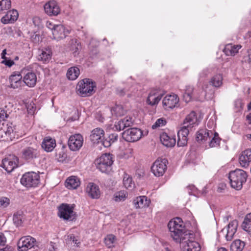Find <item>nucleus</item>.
Wrapping results in <instances>:
<instances>
[{
  "mask_svg": "<svg viewBox=\"0 0 251 251\" xmlns=\"http://www.w3.org/2000/svg\"><path fill=\"white\" fill-rule=\"evenodd\" d=\"M166 121L164 118H160L157 119L155 123L152 126V128L155 129L157 127L162 126L165 125Z\"/></svg>",
  "mask_w": 251,
  "mask_h": 251,
  "instance_id": "09e8293b",
  "label": "nucleus"
},
{
  "mask_svg": "<svg viewBox=\"0 0 251 251\" xmlns=\"http://www.w3.org/2000/svg\"><path fill=\"white\" fill-rule=\"evenodd\" d=\"M109 140L105 139L102 143V145L107 148L111 146V144L116 142L118 139V135L116 133H111L109 135Z\"/></svg>",
  "mask_w": 251,
  "mask_h": 251,
  "instance_id": "ea45409f",
  "label": "nucleus"
},
{
  "mask_svg": "<svg viewBox=\"0 0 251 251\" xmlns=\"http://www.w3.org/2000/svg\"><path fill=\"white\" fill-rule=\"evenodd\" d=\"M241 47V45H233L232 44H227L225 46L224 52L227 56H234L238 52Z\"/></svg>",
  "mask_w": 251,
  "mask_h": 251,
  "instance_id": "473e14b6",
  "label": "nucleus"
},
{
  "mask_svg": "<svg viewBox=\"0 0 251 251\" xmlns=\"http://www.w3.org/2000/svg\"><path fill=\"white\" fill-rule=\"evenodd\" d=\"M192 98V95L186 93H184L183 94V99L186 102H188L190 101Z\"/></svg>",
  "mask_w": 251,
  "mask_h": 251,
  "instance_id": "4d7b16f0",
  "label": "nucleus"
},
{
  "mask_svg": "<svg viewBox=\"0 0 251 251\" xmlns=\"http://www.w3.org/2000/svg\"><path fill=\"white\" fill-rule=\"evenodd\" d=\"M86 191L88 196L92 199H99L100 195V191L98 185L94 183H89L87 186Z\"/></svg>",
  "mask_w": 251,
  "mask_h": 251,
  "instance_id": "b1692460",
  "label": "nucleus"
},
{
  "mask_svg": "<svg viewBox=\"0 0 251 251\" xmlns=\"http://www.w3.org/2000/svg\"><path fill=\"white\" fill-rule=\"evenodd\" d=\"M65 242L67 245L69 246L72 247H79L80 244V242L78 239V237L77 236H75V235L71 234L67 235L65 237Z\"/></svg>",
  "mask_w": 251,
  "mask_h": 251,
  "instance_id": "72a5a7b5",
  "label": "nucleus"
},
{
  "mask_svg": "<svg viewBox=\"0 0 251 251\" xmlns=\"http://www.w3.org/2000/svg\"><path fill=\"white\" fill-rule=\"evenodd\" d=\"M142 132L138 128H130L122 133V137L126 141L134 142L139 140L141 137Z\"/></svg>",
  "mask_w": 251,
  "mask_h": 251,
  "instance_id": "9d476101",
  "label": "nucleus"
},
{
  "mask_svg": "<svg viewBox=\"0 0 251 251\" xmlns=\"http://www.w3.org/2000/svg\"><path fill=\"white\" fill-rule=\"evenodd\" d=\"M96 83L92 79L84 78L79 81L77 85V89L82 97H88L92 95L95 92Z\"/></svg>",
  "mask_w": 251,
  "mask_h": 251,
  "instance_id": "20e7f679",
  "label": "nucleus"
},
{
  "mask_svg": "<svg viewBox=\"0 0 251 251\" xmlns=\"http://www.w3.org/2000/svg\"><path fill=\"white\" fill-rule=\"evenodd\" d=\"M115 240V237L113 235H108L105 238V244L108 248H111L113 246Z\"/></svg>",
  "mask_w": 251,
  "mask_h": 251,
  "instance_id": "a18cd8bd",
  "label": "nucleus"
},
{
  "mask_svg": "<svg viewBox=\"0 0 251 251\" xmlns=\"http://www.w3.org/2000/svg\"><path fill=\"white\" fill-rule=\"evenodd\" d=\"M74 207L68 204H62L58 207V215L64 220L73 221L75 218V213L73 210Z\"/></svg>",
  "mask_w": 251,
  "mask_h": 251,
  "instance_id": "6e6552de",
  "label": "nucleus"
},
{
  "mask_svg": "<svg viewBox=\"0 0 251 251\" xmlns=\"http://www.w3.org/2000/svg\"><path fill=\"white\" fill-rule=\"evenodd\" d=\"M248 53H249V54H248L249 61L250 63H251V50L249 51Z\"/></svg>",
  "mask_w": 251,
  "mask_h": 251,
  "instance_id": "774afa93",
  "label": "nucleus"
},
{
  "mask_svg": "<svg viewBox=\"0 0 251 251\" xmlns=\"http://www.w3.org/2000/svg\"><path fill=\"white\" fill-rule=\"evenodd\" d=\"M127 194L124 191H120L115 194L114 200L116 201H124L126 197Z\"/></svg>",
  "mask_w": 251,
  "mask_h": 251,
  "instance_id": "49530a36",
  "label": "nucleus"
},
{
  "mask_svg": "<svg viewBox=\"0 0 251 251\" xmlns=\"http://www.w3.org/2000/svg\"><path fill=\"white\" fill-rule=\"evenodd\" d=\"M247 174L245 171L241 169H236L229 172L228 178L232 188L240 190L243 184L246 181Z\"/></svg>",
  "mask_w": 251,
  "mask_h": 251,
  "instance_id": "7ed1b4c3",
  "label": "nucleus"
},
{
  "mask_svg": "<svg viewBox=\"0 0 251 251\" xmlns=\"http://www.w3.org/2000/svg\"><path fill=\"white\" fill-rule=\"evenodd\" d=\"M210 84L215 87H220L223 83V76L220 74H217L214 75L211 79Z\"/></svg>",
  "mask_w": 251,
  "mask_h": 251,
  "instance_id": "a19ab883",
  "label": "nucleus"
},
{
  "mask_svg": "<svg viewBox=\"0 0 251 251\" xmlns=\"http://www.w3.org/2000/svg\"><path fill=\"white\" fill-rule=\"evenodd\" d=\"M210 138L211 139L209 143L210 147L213 148L219 146L221 139L219 137L218 133L213 131V135L210 137Z\"/></svg>",
  "mask_w": 251,
  "mask_h": 251,
  "instance_id": "79ce46f5",
  "label": "nucleus"
},
{
  "mask_svg": "<svg viewBox=\"0 0 251 251\" xmlns=\"http://www.w3.org/2000/svg\"><path fill=\"white\" fill-rule=\"evenodd\" d=\"M111 112L113 116L120 117L124 115L126 111L122 105H117L112 107L111 109Z\"/></svg>",
  "mask_w": 251,
  "mask_h": 251,
  "instance_id": "58836bf2",
  "label": "nucleus"
},
{
  "mask_svg": "<svg viewBox=\"0 0 251 251\" xmlns=\"http://www.w3.org/2000/svg\"><path fill=\"white\" fill-rule=\"evenodd\" d=\"M69 33V30L66 29L62 25H56V26L52 32L54 39L56 40L65 38Z\"/></svg>",
  "mask_w": 251,
  "mask_h": 251,
  "instance_id": "5701e85b",
  "label": "nucleus"
},
{
  "mask_svg": "<svg viewBox=\"0 0 251 251\" xmlns=\"http://www.w3.org/2000/svg\"><path fill=\"white\" fill-rule=\"evenodd\" d=\"M239 162L241 167L247 168L251 162V149H247L242 151L239 157Z\"/></svg>",
  "mask_w": 251,
  "mask_h": 251,
  "instance_id": "412c9836",
  "label": "nucleus"
},
{
  "mask_svg": "<svg viewBox=\"0 0 251 251\" xmlns=\"http://www.w3.org/2000/svg\"><path fill=\"white\" fill-rule=\"evenodd\" d=\"M113 163L112 155L109 153L103 154L95 160L97 168L105 173H108L111 171Z\"/></svg>",
  "mask_w": 251,
  "mask_h": 251,
  "instance_id": "39448f33",
  "label": "nucleus"
},
{
  "mask_svg": "<svg viewBox=\"0 0 251 251\" xmlns=\"http://www.w3.org/2000/svg\"><path fill=\"white\" fill-rule=\"evenodd\" d=\"M163 95L164 94L160 90L155 89L151 90L147 99V104L151 106L157 105Z\"/></svg>",
  "mask_w": 251,
  "mask_h": 251,
  "instance_id": "dca6fc26",
  "label": "nucleus"
},
{
  "mask_svg": "<svg viewBox=\"0 0 251 251\" xmlns=\"http://www.w3.org/2000/svg\"><path fill=\"white\" fill-rule=\"evenodd\" d=\"M8 116V114L3 109L0 108V121H4Z\"/></svg>",
  "mask_w": 251,
  "mask_h": 251,
  "instance_id": "864d4df0",
  "label": "nucleus"
},
{
  "mask_svg": "<svg viewBox=\"0 0 251 251\" xmlns=\"http://www.w3.org/2000/svg\"><path fill=\"white\" fill-rule=\"evenodd\" d=\"M168 161L166 159H157L151 166L152 173L156 176H162L167 170Z\"/></svg>",
  "mask_w": 251,
  "mask_h": 251,
  "instance_id": "1a4fd4ad",
  "label": "nucleus"
},
{
  "mask_svg": "<svg viewBox=\"0 0 251 251\" xmlns=\"http://www.w3.org/2000/svg\"><path fill=\"white\" fill-rule=\"evenodd\" d=\"M32 22V24L34 25L35 26L40 27L42 25V20L39 17L35 16L33 17Z\"/></svg>",
  "mask_w": 251,
  "mask_h": 251,
  "instance_id": "3c124183",
  "label": "nucleus"
},
{
  "mask_svg": "<svg viewBox=\"0 0 251 251\" xmlns=\"http://www.w3.org/2000/svg\"><path fill=\"white\" fill-rule=\"evenodd\" d=\"M21 73L24 75L23 82L29 87H33L37 82V76L36 74L29 70L23 69Z\"/></svg>",
  "mask_w": 251,
  "mask_h": 251,
  "instance_id": "2eb2a0df",
  "label": "nucleus"
},
{
  "mask_svg": "<svg viewBox=\"0 0 251 251\" xmlns=\"http://www.w3.org/2000/svg\"><path fill=\"white\" fill-rule=\"evenodd\" d=\"M6 242V238L4 235L0 232V246H4Z\"/></svg>",
  "mask_w": 251,
  "mask_h": 251,
  "instance_id": "6e6d98bb",
  "label": "nucleus"
},
{
  "mask_svg": "<svg viewBox=\"0 0 251 251\" xmlns=\"http://www.w3.org/2000/svg\"><path fill=\"white\" fill-rule=\"evenodd\" d=\"M104 134L105 132L102 128L97 127L91 131L90 139L94 144L101 143L102 145V143L104 141Z\"/></svg>",
  "mask_w": 251,
  "mask_h": 251,
  "instance_id": "6ab92c4d",
  "label": "nucleus"
},
{
  "mask_svg": "<svg viewBox=\"0 0 251 251\" xmlns=\"http://www.w3.org/2000/svg\"><path fill=\"white\" fill-rule=\"evenodd\" d=\"M1 63L4 64L5 65L10 67H11L14 64V61L13 60H11L10 59H7L6 58L4 59L2 61Z\"/></svg>",
  "mask_w": 251,
  "mask_h": 251,
  "instance_id": "5fc2aeb1",
  "label": "nucleus"
},
{
  "mask_svg": "<svg viewBox=\"0 0 251 251\" xmlns=\"http://www.w3.org/2000/svg\"><path fill=\"white\" fill-rule=\"evenodd\" d=\"M133 124V120L131 117L126 116L116 122L114 128L115 130L120 131L125 129L126 127L131 126Z\"/></svg>",
  "mask_w": 251,
  "mask_h": 251,
  "instance_id": "4be33fe9",
  "label": "nucleus"
},
{
  "mask_svg": "<svg viewBox=\"0 0 251 251\" xmlns=\"http://www.w3.org/2000/svg\"><path fill=\"white\" fill-rule=\"evenodd\" d=\"M14 224L17 226H19L22 223V216L18 214H14L13 218Z\"/></svg>",
  "mask_w": 251,
  "mask_h": 251,
  "instance_id": "8fccbe9b",
  "label": "nucleus"
},
{
  "mask_svg": "<svg viewBox=\"0 0 251 251\" xmlns=\"http://www.w3.org/2000/svg\"><path fill=\"white\" fill-rule=\"evenodd\" d=\"M80 184L79 179L75 176L69 177L65 181V186L69 189H75Z\"/></svg>",
  "mask_w": 251,
  "mask_h": 251,
  "instance_id": "2f4dec72",
  "label": "nucleus"
},
{
  "mask_svg": "<svg viewBox=\"0 0 251 251\" xmlns=\"http://www.w3.org/2000/svg\"><path fill=\"white\" fill-rule=\"evenodd\" d=\"M39 156V151L37 149L27 147L22 151L23 157L27 160H32Z\"/></svg>",
  "mask_w": 251,
  "mask_h": 251,
  "instance_id": "393cba45",
  "label": "nucleus"
},
{
  "mask_svg": "<svg viewBox=\"0 0 251 251\" xmlns=\"http://www.w3.org/2000/svg\"><path fill=\"white\" fill-rule=\"evenodd\" d=\"M22 75L19 72L14 73L9 77L11 87L17 89L21 86L23 80H22Z\"/></svg>",
  "mask_w": 251,
  "mask_h": 251,
  "instance_id": "cd10ccee",
  "label": "nucleus"
},
{
  "mask_svg": "<svg viewBox=\"0 0 251 251\" xmlns=\"http://www.w3.org/2000/svg\"><path fill=\"white\" fill-rule=\"evenodd\" d=\"M242 227L247 232H251V212L245 216L242 225Z\"/></svg>",
  "mask_w": 251,
  "mask_h": 251,
  "instance_id": "e433bc0d",
  "label": "nucleus"
},
{
  "mask_svg": "<svg viewBox=\"0 0 251 251\" xmlns=\"http://www.w3.org/2000/svg\"><path fill=\"white\" fill-rule=\"evenodd\" d=\"M160 141L162 144L167 147H172L176 144V139L173 137L169 136L166 133L163 132L160 136Z\"/></svg>",
  "mask_w": 251,
  "mask_h": 251,
  "instance_id": "c85d7f7f",
  "label": "nucleus"
},
{
  "mask_svg": "<svg viewBox=\"0 0 251 251\" xmlns=\"http://www.w3.org/2000/svg\"><path fill=\"white\" fill-rule=\"evenodd\" d=\"M10 0H0V13L4 12L11 7Z\"/></svg>",
  "mask_w": 251,
  "mask_h": 251,
  "instance_id": "37998d69",
  "label": "nucleus"
},
{
  "mask_svg": "<svg viewBox=\"0 0 251 251\" xmlns=\"http://www.w3.org/2000/svg\"><path fill=\"white\" fill-rule=\"evenodd\" d=\"M193 236L192 234H185L180 241L176 242L180 244L182 251H200L201 247L199 243L190 240Z\"/></svg>",
  "mask_w": 251,
  "mask_h": 251,
  "instance_id": "423d86ee",
  "label": "nucleus"
},
{
  "mask_svg": "<svg viewBox=\"0 0 251 251\" xmlns=\"http://www.w3.org/2000/svg\"><path fill=\"white\" fill-rule=\"evenodd\" d=\"M246 119L248 121V123L251 124V113H250L247 116Z\"/></svg>",
  "mask_w": 251,
  "mask_h": 251,
  "instance_id": "69168bd1",
  "label": "nucleus"
},
{
  "mask_svg": "<svg viewBox=\"0 0 251 251\" xmlns=\"http://www.w3.org/2000/svg\"><path fill=\"white\" fill-rule=\"evenodd\" d=\"M179 98L176 94L167 95L163 100L162 103L164 108L168 110L177 107L178 104Z\"/></svg>",
  "mask_w": 251,
  "mask_h": 251,
  "instance_id": "a211bd4d",
  "label": "nucleus"
},
{
  "mask_svg": "<svg viewBox=\"0 0 251 251\" xmlns=\"http://www.w3.org/2000/svg\"><path fill=\"white\" fill-rule=\"evenodd\" d=\"M0 251H13V250L10 247L6 246L4 248L0 249Z\"/></svg>",
  "mask_w": 251,
  "mask_h": 251,
  "instance_id": "680f3d73",
  "label": "nucleus"
},
{
  "mask_svg": "<svg viewBox=\"0 0 251 251\" xmlns=\"http://www.w3.org/2000/svg\"><path fill=\"white\" fill-rule=\"evenodd\" d=\"M18 16V11L13 9L8 11L6 14L1 18V21L4 24L13 23L17 20Z\"/></svg>",
  "mask_w": 251,
  "mask_h": 251,
  "instance_id": "a878e982",
  "label": "nucleus"
},
{
  "mask_svg": "<svg viewBox=\"0 0 251 251\" xmlns=\"http://www.w3.org/2000/svg\"><path fill=\"white\" fill-rule=\"evenodd\" d=\"M10 202V200L9 198L5 197H0V208H6L9 205Z\"/></svg>",
  "mask_w": 251,
  "mask_h": 251,
  "instance_id": "de8ad7c7",
  "label": "nucleus"
},
{
  "mask_svg": "<svg viewBox=\"0 0 251 251\" xmlns=\"http://www.w3.org/2000/svg\"><path fill=\"white\" fill-rule=\"evenodd\" d=\"M46 26L52 31V30L55 28L56 25H53L50 22H47L46 23Z\"/></svg>",
  "mask_w": 251,
  "mask_h": 251,
  "instance_id": "bf43d9fd",
  "label": "nucleus"
},
{
  "mask_svg": "<svg viewBox=\"0 0 251 251\" xmlns=\"http://www.w3.org/2000/svg\"><path fill=\"white\" fill-rule=\"evenodd\" d=\"M51 56V53L50 51L49 50L46 49L41 51V52L39 55L38 60L46 63L49 61Z\"/></svg>",
  "mask_w": 251,
  "mask_h": 251,
  "instance_id": "4c0bfd02",
  "label": "nucleus"
},
{
  "mask_svg": "<svg viewBox=\"0 0 251 251\" xmlns=\"http://www.w3.org/2000/svg\"><path fill=\"white\" fill-rule=\"evenodd\" d=\"M235 105L236 106L242 107V102L240 100H238L235 101Z\"/></svg>",
  "mask_w": 251,
  "mask_h": 251,
  "instance_id": "0e129e2a",
  "label": "nucleus"
},
{
  "mask_svg": "<svg viewBox=\"0 0 251 251\" xmlns=\"http://www.w3.org/2000/svg\"><path fill=\"white\" fill-rule=\"evenodd\" d=\"M36 244V240L30 236L22 237L18 243V247L20 251H25L34 248Z\"/></svg>",
  "mask_w": 251,
  "mask_h": 251,
  "instance_id": "ddd939ff",
  "label": "nucleus"
},
{
  "mask_svg": "<svg viewBox=\"0 0 251 251\" xmlns=\"http://www.w3.org/2000/svg\"><path fill=\"white\" fill-rule=\"evenodd\" d=\"M151 201L146 196H139L133 200L132 203L136 208H142L149 206Z\"/></svg>",
  "mask_w": 251,
  "mask_h": 251,
  "instance_id": "bb28decb",
  "label": "nucleus"
},
{
  "mask_svg": "<svg viewBox=\"0 0 251 251\" xmlns=\"http://www.w3.org/2000/svg\"><path fill=\"white\" fill-rule=\"evenodd\" d=\"M208 84L207 83H205L204 84L203 86H202V90L204 91V97H205V95H206V91H207V88H208Z\"/></svg>",
  "mask_w": 251,
  "mask_h": 251,
  "instance_id": "e2e57ef3",
  "label": "nucleus"
},
{
  "mask_svg": "<svg viewBox=\"0 0 251 251\" xmlns=\"http://www.w3.org/2000/svg\"><path fill=\"white\" fill-rule=\"evenodd\" d=\"M45 13L50 16H56L60 13V8L54 0L50 1L44 5Z\"/></svg>",
  "mask_w": 251,
  "mask_h": 251,
  "instance_id": "aec40b11",
  "label": "nucleus"
},
{
  "mask_svg": "<svg viewBox=\"0 0 251 251\" xmlns=\"http://www.w3.org/2000/svg\"><path fill=\"white\" fill-rule=\"evenodd\" d=\"M185 91V93H186L187 94H189L192 95V93L194 91V88L192 86H190V85L186 86Z\"/></svg>",
  "mask_w": 251,
  "mask_h": 251,
  "instance_id": "13d9d810",
  "label": "nucleus"
},
{
  "mask_svg": "<svg viewBox=\"0 0 251 251\" xmlns=\"http://www.w3.org/2000/svg\"><path fill=\"white\" fill-rule=\"evenodd\" d=\"M237 226V221L233 220L229 223L227 227L222 229V233L225 236L227 241H231L232 239L236 232Z\"/></svg>",
  "mask_w": 251,
  "mask_h": 251,
  "instance_id": "f3484780",
  "label": "nucleus"
},
{
  "mask_svg": "<svg viewBox=\"0 0 251 251\" xmlns=\"http://www.w3.org/2000/svg\"><path fill=\"white\" fill-rule=\"evenodd\" d=\"M197 117L194 111H191L185 118L183 122V126L177 132V144L179 147H184L187 144V136L189 134V128L196 124Z\"/></svg>",
  "mask_w": 251,
  "mask_h": 251,
  "instance_id": "f257e3e1",
  "label": "nucleus"
},
{
  "mask_svg": "<svg viewBox=\"0 0 251 251\" xmlns=\"http://www.w3.org/2000/svg\"><path fill=\"white\" fill-rule=\"evenodd\" d=\"M80 74L79 69L77 67H72L67 71L66 76L69 80H75Z\"/></svg>",
  "mask_w": 251,
  "mask_h": 251,
  "instance_id": "f704fd0d",
  "label": "nucleus"
},
{
  "mask_svg": "<svg viewBox=\"0 0 251 251\" xmlns=\"http://www.w3.org/2000/svg\"><path fill=\"white\" fill-rule=\"evenodd\" d=\"M6 54V50H2V53L1 54V58L4 59H5L6 57H5V54Z\"/></svg>",
  "mask_w": 251,
  "mask_h": 251,
  "instance_id": "338daca9",
  "label": "nucleus"
},
{
  "mask_svg": "<svg viewBox=\"0 0 251 251\" xmlns=\"http://www.w3.org/2000/svg\"><path fill=\"white\" fill-rule=\"evenodd\" d=\"M80 49V45L75 43V44L72 45L71 50L73 51L74 55L75 56L78 54L77 51Z\"/></svg>",
  "mask_w": 251,
  "mask_h": 251,
  "instance_id": "603ef678",
  "label": "nucleus"
},
{
  "mask_svg": "<svg viewBox=\"0 0 251 251\" xmlns=\"http://www.w3.org/2000/svg\"><path fill=\"white\" fill-rule=\"evenodd\" d=\"M18 158L13 154H9L2 161L1 167L7 172H11L17 167Z\"/></svg>",
  "mask_w": 251,
  "mask_h": 251,
  "instance_id": "f8f14e48",
  "label": "nucleus"
},
{
  "mask_svg": "<svg viewBox=\"0 0 251 251\" xmlns=\"http://www.w3.org/2000/svg\"><path fill=\"white\" fill-rule=\"evenodd\" d=\"M39 182L40 176L34 172L25 173L21 179V184L27 188L37 187Z\"/></svg>",
  "mask_w": 251,
  "mask_h": 251,
  "instance_id": "0eeeda50",
  "label": "nucleus"
},
{
  "mask_svg": "<svg viewBox=\"0 0 251 251\" xmlns=\"http://www.w3.org/2000/svg\"><path fill=\"white\" fill-rule=\"evenodd\" d=\"M83 138L79 134L71 135L68 140V146L73 151L79 150L82 146Z\"/></svg>",
  "mask_w": 251,
  "mask_h": 251,
  "instance_id": "4468645a",
  "label": "nucleus"
},
{
  "mask_svg": "<svg viewBox=\"0 0 251 251\" xmlns=\"http://www.w3.org/2000/svg\"><path fill=\"white\" fill-rule=\"evenodd\" d=\"M15 129L14 126L12 123L6 122L0 123V135L1 137H7V140H8V138H9L12 140V138H15V133L14 132Z\"/></svg>",
  "mask_w": 251,
  "mask_h": 251,
  "instance_id": "9b49d317",
  "label": "nucleus"
},
{
  "mask_svg": "<svg viewBox=\"0 0 251 251\" xmlns=\"http://www.w3.org/2000/svg\"><path fill=\"white\" fill-rule=\"evenodd\" d=\"M33 105H34L33 104H30L29 105H28L27 106V111H28V113H29L30 114L33 113L35 110V108H34Z\"/></svg>",
  "mask_w": 251,
  "mask_h": 251,
  "instance_id": "052dcab7",
  "label": "nucleus"
},
{
  "mask_svg": "<svg viewBox=\"0 0 251 251\" xmlns=\"http://www.w3.org/2000/svg\"><path fill=\"white\" fill-rule=\"evenodd\" d=\"M213 135V131L206 129H201L197 133L196 140L198 142H203Z\"/></svg>",
  "mask_w": 251,
  "mask_h": 251,
  "instance_id": "c756f323",
  "label": "nucleus"
},
{
  "mask_svg": "<svg viewBox=\"0 0 251 251\" xmlns=\"http://www.w3.org/2000/svg\"><path fill=\"white\" fill-rule=\"evenodd\" d=\"M55 146V140L50 137H46L42 143V148L47 152L51 151Z\"/></svg>",
  "mask_w": 251,
  "mask_h": 251,
  "instance_id": "7c9ffc66",
  "label": "nucleus"
},
{
  "mask_svg": "<svg viewBox=\"0 0 251 251\" xmlns=\"http://www.w3.org/2000/svg\"><path fill=\"white\" fill-rule=\"evenodd\" d=\"M124 186L127 189L132 190L134 187V184L132 182V178L128 176H125L123 179Z\"/></svg>",
  "mask_w": 251,
  "mask_h": 251,
  "instance_id": "c03bdc74",
  "label": "nucleus"
},
{
  "mask_svg": "<svg viewBox=\"0 0 251 251\" xmlns=\"http://www.w3.org/2000/svg\"><path fill=\"white\" fill-rule=\"evenodd\" d=\"M245 244L240 240H236L230 245L231 251H242Z\"/></svg>",
  "mask_w": 251,
  "mask_h": 251,
  "instance_id": "c9c22d12",
  "label": "nucleus"
},
{
  "mask_svg": "<svg viewBox=\"0 0 251 251\" xmlns=\"http://www.w3.org/2000/svg\"><path fill=\"white\" fill-rule=\"evenodd\" d=\"M168 226L171 236L176 242L180 241L185 234H189L185 231V226L181 218L177 217L171 220Z\"/></svg>",
  "mask_w": 251,
  "mask_h": 251,
  "instance_id": "f03ea898",
  "label": "nucleus"
}]
</instances>
